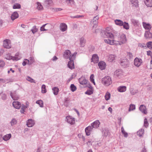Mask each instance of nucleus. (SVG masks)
Segmentation results:
<instances>
[{
	"label": "nucleus",
	"mask_w": 152,
	"mask_h": 152,
	"mask_svg": "<svg viewBox=\"0 0 152 152\" xmlns=\"http://www.w3.org/2000/svg\"><path fill=\"white\" fill-rule=\"evenodd\" d=\"M20 5L18 3H16L13 6V8L14 9H20Z\"/></svg>",
	"instance_id": "45"
},
{
	"label": "nucleus",
	"mask_w": 152,
	"mask_h": 152,
	"mask_svg": "<svg viewBox=\"0 0 152 152\" xmlns=\"http://www.w3.org/2000/svg\"><path fill=\"white\" fill-rule=\"evenodd\" d=\"M100 124V122L99 120H96L91 124L94 127V129H96L99 126Z\"/></svg>",
	"instance_id": "16"
},
{
	"label": "nucleus",
	"mask_w": 152,
	"mask_h": 152,
	"mask_svg": "<svg viewBox=\"0 0 152 152\" xmlns=\"http://www.w3.org/2000/svg\"><path fill=\"white\" fill-rule=\"evenodd\" d=\"M80 45L81 47H84L85 45L86 40L84 38L82 37L80 39Z\"/></svg>",
	"instance_id": "29"
},
{
	"label": "nucleus",
	"mask_w": 152,
	"mask_h": 152,
	"mask_svg": "<svg viewBox=\"0 0 152 152\" xmlns=\"http://www.w3.org/2000/svg\"><path fill=\"white\" fill-rule=\"evenodd\" d=\"M145 5L148 7H152V0H144Z\"/></svg>",
	"instance_id": "26"
},
{
	"label": "nucleus",
	"mask_w": 152,
	"mask_h": 152,
	"mask_svg": "<svg viewBox=\"0 0 152 152\" xmlns=\"http://www.w3.org/2000/svg\"><path fill=\"white\" fill-rule=\"evenodd\" d=\"M70 89L72 92H74L76 90L77 88L73 84H72L70 86Z\"/></svg>",
	"instance_id": "47"
},
{
	"label": "nucleus",
	"mask_w": 152,
	"mask_h": 152,
	"mask_svg": "<svg viewBox=\"0 0 152 152\" xmlns=\"http://www.w3.org/2000/svg\"><path fill=\"white\" fill-rule=\"evenodd\" d=\"M37 30L38 29L37 28L36 26H34L31 30V31L33 34H34L36 33L37 31Z\"/></svg>",
	"instance_id": "50"
},
{
	"label": "nucleus",
	"mask_w": 152,
	"mask_h": 152,
	"mask_svg": "<svg viewBox=\"0 0 152 152\" xmlns=\"http://www.w3.org/2000/svg\"><path fill=\"white\" fill-rule=\"evenodd\" d=\"M142 63V61L141 59L138 58H135L134 61V64L136 66L138 67Z\"/></svg>",
	"instance_id": "6"
},
{
	"label": "nucleus",
	"mask_w": 152,
	"mask_h": 152,
	"mask_svg": "<svg viewBox=\"0 0 152 152\" xmlns=\"http://www.w3.org/2000/svg\"><path fill=\"white\" fill-rule=\"evenodd\" d=\"M147 46L150 49L152 50V42H149L147 43Z\"/></svg>",
	"instance_id": "55"
},
{
	"label": "nucleus",
	"mask_w": 152,
	"mask_h": 152,
	"mask_svg": "<svg viewBox=\"0 0 152 152\" xmlns=\"http://www.w3.org/2000/svg\"><path fill=\"white\" fill-rule=\"evenodd\" d=\"M104 97L106 100L107 101L109 100L110 99V94L108 92H107L105 94Z\"/></svg>",
	"instance_id": "37"
},
{
	"label": "nucleus",
	"mask_w": 152,
	"mask_h": 152,
	"mask_svg": "<svg viewBox=\"0 0 152 152\" xmlns=\"http://www.w3.org/2000/svg\"><path fill=\"white\" fill-rule=\"evenodd\" d=\"M21 57L19 53H17L15 55V56H12V60L17 61L21 59Z\"/></svg>",
	"instance_id": "18"
},
{
	"label": "nucleus",
	"mask_w": 152,
	"mask_h": 152,
	"mask_svg": "<svg viewBox=\"0 0 152 152\" xmlns=\"http://www.w3.org/2000/svg\"><path fill=\"white\" fill-rule=\"evenodd\" d=\"M83 17H84V16L83 15H77L75 16H71V18H83Z\"/></svg>",
	"instance_id": "62"
},
{
	"label": "nucleus",
	"mask_w": 152,
	"mask_h": 152,
	"mask_svg": "<svg viewBox=\"0 0 152 152\" xmlns=\"http://www.w3.org/2000/svg\"><path fill=\"white\" fill-rule=\"evenodd\" d=\"M122 71L121 70H117L115 72L114 75L115 77H119L122 75Z\"/></svg>",
	"instance_id": "22"
},
{
	"label": "nucleus",
	"mask_w": 152,
	"mask_h": 152,
	"mask_svg": "<svg viewBox=\"0 0 152 152\" xmlns=\"http://www.w3.org/2000/svg\"><path fill=\"white\" fill-rule=\"evenodd\" d=\"M37 104H38L41 107H42L43 106V103L41 100H38L36 102Z\"/></svg>",
	"instance_id": "46"
},
{
	"label": "nucleus",
	"mask_w": 152,
	"mask_h": 152,
	"mask_svg": "<svg viewBox=\"0 0 152 152\" xmlns=\"http://www.w3.org/2000/svg\"><path fill=\"white\" fill-rule=\"evenodd\" d=\"M45 26H47L48 27H51V25L48 23H46L45 24L42 26V27L40 28V31H47L48 30V28H45Z\"/></svg>",
	"instance_id": "19"
},
{
	"label": "nucleus",
	"mask_w": 152,
	"mask_h": 152,
	"mask_svg": "<svg viewBox=\"0 0 152 152\" xmlns=\"http://www.w3.org/2000/svg\"><path fill=\"white\" fill-rule=\"evenodd\" d=\"M18 17V14L17 12L15 11L12 14L10 18L11 20L12 21H14Z\"/></svg>",
	"instance_id": "10"
},
{
	"label": "nucleus",
	"mask_w": 152,
	"mask_h": 152,
	"mask_svg": "<svg viewBox=\"0 0 152 152\" xmlns=\"http://www.w3.org/2000/svg\"><path fill=\"white\" fill-rule=\"evenodd\" d=\"M66 3L70 5H72V4H74L75 3L74 0H66Z\"/></svg>",
	"instance_id": "49"
},
{
	"label": "nucleus",
	"mask_w": 152,
	"mask_h": 152,
	"mask_svg": "<svg viewBox=\"0 0 152 152\" xmlns=\"http://www.w3.org/2000/svg\"><path fill=\"white\" fill-rule=\"evenodd\" d=\"M144 130L141 129L137 132V134L140 137L142 136L143 134Z\"/></svg>",
	"instance_id": "38"
},
{
	"label": "nucleus",
	"mask_w": 152,
	"mask_h": 152,
	"mask_svg": "<svg viewBox=\"0 0 152 152\" xmlns=\"http://www.w3.org/2000/svg\"><path fill=\"white\" fill-rule=\"evenodd\" d=\"M26 108L25 107V105L23 104L21 106V108L20 110V112L21 113H23L24 112V110Z\"/></svg>",
	"instance_id": "59"
},
{
	"label": "nucleus",
	"mask_w": 152,
	"mask_h": 152,
	"mask_svg": "<svg viewBox=\"0 0 152 152\" xmlns=\"http://www.w3.org/2000/svg\"><path fill=\"white\" fill-rule=\"evenodd\" d=\"M71 54V53L70 51L69 50H66L64 52L63 56L65 59L69 58Z\"/></svg>",
	"instance_id": "11"
},
{
	"label": "nucleus",
	"mask_w": 152,
	"mask_h": 152,
	"mask_svg": "<svg viewBox=\"0 0 152 152\" xmlns=\"http://www.w3.org/2000/svg\"><path fill=\"white\" fill-rule=\"evenodd\" d=\"M5 58L8 60H12V56H11L10 54H7L5 56Z\"/></svg>",
	"instance_id": "41"
},
{
	"label": "nucleus",
	"mask_w": 152,
	"mask_h": 152,
	"mask_svg": "<svg viewBox=\"0 0 152 152\" xmlns=\"http://www.w3.org/2000/svg\"><path fill=\"white\" fill-rule=\"evenodd\" d=\"M103 132L104 136H107L109 134V132L108 130H104L103 131Z\"/></svg>",
	"instance_id": "63"
},
{
	"label": "nucleus",
	"mask_w": 152,
	"mask_h": 152,
	"mask_svg": "<svg viewBox=\"0 0 152 152\" xmlns=\"http://www.w3.org/2000/svg\"><path fill=\"white\" fill-rule=\"evenodd\" d=\"M131 21L132 24L135 26H138L139 25V21L138 20L135 19H132Z\"/></svg>",
	"instance_id": "33"
},
{
	"label": "nucleus",
	"mask_w": 152,
	"mask_h": 152,
	"mask_svg": "<svg viewBox=\"0 0 152 152\" xmlns=\"http://www.w3.org/2000/svg\"><path fill=\"white\" fill-rule=\"evenodd\" d=\"M34 121L31 119L28 120L26 124L27 126L29 127H32L34 126Z\"/></svg>",
	"instance_id": "23"
},
{
	"label": "nucleus",
	"mask_w": 152,
	"mask_h": 152,
	"mask_svg": "<svg viewBox=\"0 0 152 152\" xmlns=\"http://www.w3.org/2000/svg\"><path fill=\"white\" fill-rule=\"evenodd\" d=\"M29 63L28 64L29 65H31L35 62V60L34 58L33 57H31L29 58Z\"/></svg>",
	"instance_id": "48"
},
{
	"label": "nucleus",
	"mask_w": 152,
	"mask_h": 152,
	"mask_svg": "<svg viewBox=\"0 0 152 152\" xmlns=\"http://www.w3.org/2000/svg\"><path fill=\"white\" fill-rule=\"evenodd\" d=\"M77 54V52H75L72 55H70L69 58V60L70 61H73L75 59L76 55Z\"/></svg>",
	"instance_id": "42"
},
{
	"label": "nucleus",
	"mask_w": 152,
	"mask_h": 152,
	"mask_svg": "<svg viewBox=\"0 0 152 152\" xmlns=\"http://www.w3.org/2000/svg\"><path fill=\"white\" fill-rule=\"evenodd\" d=\"M116 56L114 55L110 54L109 56L108 60L110 62H112L115 60Z\"/></svg>",
	"instance_id": "28"
},
{
	"label": "nucleus",
	"mask_w": 152,
	"mask_h": 152,
	"mask_svg": "<svg viewBox=\"0 0 152 152\" xmlns=\"http://www.w3.org/2000/svg\"><path fill=\"white\" fill-rule=\"evenodd\" d=\"M5 62L2 60H0V67H3L5 65Z\"/></svg>",
	"instance_id": "60"
},
{
	"label": "nucleus",
	"mask_w": 152,
	"mask_h": 152,
	"mask_svg": "<svg viewBox=\"0 0 152 152\" xmlns=\"http://www.w3.org/2000/svg\"><path fill=\"white\" fill-rule=\"evenodd\" d=\"M37 8L39 10H42L43 9V7L41 4L39 2L37 3Z\"/></svg>",
	"instance_id": "53"
},
{
	"label": "nucleus",
	"mask_w": 152,
	"mask_h": 152,
	"mask_svg": "<svg viewBox=\"0 0 152 152\" xmlns=\"http://www.w3.org/2000/svg\"><path fill=\"white\" fill-rule=\"evenodd\" d=\"M79 81L80 84L82 85L87 84L88 83V80L86 79L85 77L83 76L79 79Z\"/></svg>",
	"instance_id": "7"
},
{
	"label": "nucleus",
	"mask_w": 152,
	"mask_h": 152,
	"mask_svg": "<svg viewBox=\"0 0 152 152\" xmlns=\"http://www.w3.org/2000/svg\"><path fill=\"white\" fill-rule=\"evenodd\" d=\"M67 25L65 23H61L60 25V29L62 32H64L67 30Z\"/></svg>",
	"instance_id": "14"
},
{
	"label": "nucleus",
	"mask_w": 152,
	"mask_h": 152,
	"mask_svg": "<svg viewBox=\"0 0 152 152\" xmlns=\"http://www.w3.org/2000/svg\"><path fill=\"white\" fill-rule=\"evenodd\" d=\"M26 80L31 83H35L34 80L29 77H27L26 78Z\"/></svg>",
	"instance_id": "61"
},
{
	"label": "nucleus",
	"mask_w": 152,
	"mask_h": 152,
	"mask_svg": "<svg viewBox=\"0 0 152 152\" xmlns=\"http://www.w3.org/2000/svg\"><path fill=\"white\" fill-rule=\"evenodd\" d=\"M110 38L113 39V40H111L110 39H104V42L107 44H108L111 45H115V40L114 39V38L113 37L112 38Z\"/></svg>",
	"instance_id": "12"
},
{
	"label": "nucleus",
	"mask_w": 152,
	"mask_h": 152,
	"mask_svg": "<svg viewBox=\"0 0 152 152\" xmlns=\"http://www.w3.org/2000/svg\"><path fill=\"white\" fill-rule=\"evenodd\" d=\"M53 94L55 95H57L58 94V89L56 87H55L53 88Z\"/></svg>",
	"instance_id": "44"
},
{
	"label": "nucleus",
	"mask_w": 152,
	"mask_h": 152,
	"mask_svg": "<svg viewBox=\"0 0 152 152\" xmlns=\"http://www.w3.org/2000/svg\"><path fill=\"white\" fill-rule=\"evenodd\" d=\"M70 99L68 98H66L65 99V101L64 102V105L66 106H68V103Z\"/></svg>",
	"instance_id": "54"
},
{
	"label": "nucleus",
	"mask_w": 152,
	"mask_h": 152,
	"mask_svg": "<svg viewBox=\"0 0 152 152\" xmlns=\"http://www.w3.org/2000/svg\"><path fill=\"white\" fill-rule=\"evenodd\" d=\"M99 18V16L98 15H97L93 19V23L94 24V26L93 27H94V26H97V24L98 23V20Z\"/></svg>",
	"instance_id": "31"
},
{
	"label": "nucleus",
	"mask_w": 152,
	"mask_h": 152,
	"mask_svg": "<svg viewBox=\"0 0 152 152\" xmlns=\"http://www.w3.org/2000/svg\"><path fill=\"white\" fill-rule=\"evenodd\" d=\"M144 36L146 39H151L152 38V34L149 31H146Z\"/></svg>",
	"instance_id": "17"
},
{
	"label": "nucleus",
	"mask_w": 152,
	"mask_h": 152,
	"mask_svg": "<svg viewBox=\"0 0 152 152\" xmlns=\"http://www.w3.org/2000/svg\"><path fill=\"white\" fill-rule=\"evenodd\" d=\"M105 63L103 61H101L99 63L98 65L99 68L101 70L104 69L106 67Z\"/></svg>",
	"instance_id": "13"
},
{
	"label": "nucleus",
	"mask_w": 152,
	"mask_h": 152,
	"mask_svg": "<svg viewBox=\"0 0 152 152\" xmlns=\"http://www.w3.org/2000/svg\"><path fill=\"white\" fill-rule=\"evenodd\" d=\"M130 2L135 7H137L138 6V1L137 0H130Z\"/></svg>",
	"instance_id": "34"
},
{
	"label": "nucleus",
	"mask_w": 152,
	"mask_h": 152,
	"mask_svg": "<svg viewBox=\"0 0 152 152\" xmlns=\"http://www.w3.org/2000/svg\"><path fill=\"white\" fill-rule=\"evenodd\" d=\"M104 35L105 36L104 37H107L108 38L113 37L115 40V45H122L126 42V36L124 34H121L118 37L112 33L106 31L104 33Z\"/></svg>",
	"instance_id": "1"
},
{
	"label": "nucleus",
	"mask_w": 152,
	"mask_h": 152,
	"mask_svg": "<svg viewBox=\"0 0 152 152\" xmlns=\"http://www.w3.org/2000/svg\"><path fill=\"white\" fill-rule=\"evenodd\" d=\"M94 129V127L92 125L86 127L85 129L86 135L87 136L91 134L90 132L92 131Z\"/></svg>",
	"instance_id": "4"
},
{
	"label": "nucleus",
	"mask_w": 152,
	"mask_h": 152,
	"mask_svg": "<svg viewBox=\"0 0 152 152\" xmlns=\"http://www.w3.org/2000/svg\"><path fill=\"white\" fill-rule=\"evenodd\" d=\"M67 122L71 124H73L75 123V118L70 116H67L66 118Z\"/></svg>",
	"instance_id": "8"
},
{
	"label": "nucleus",
	"mask_w": 152,
	"mask_h": 152,
	"mask_svg": "<svg viewBox=\"0 0 152 152\" xmlns=\"http://www.w3.org/2000/svg\"><path fill=\"white\" fill-rule=\"evenodd\" d=\"M115 22L116 25L121 26L123 25L124 22L120 20L116 19L115 20Z\"/></svg>",
	"instance_id": "30"
},
{
	"label": "nucleus",
	"mask_w": 152,
	"mask_h": 152,
	"mask_svg": "<svg viewBox=\"0 0 152 152\" xmlns=\"http://www.w3.org/2000/svg\"><path fill=\"white\" fill-rule=\"evenodd\" d=\"M148 122L147 119L146 118H145L144 119V125L145 127H147L148 126Z\"/></svg>",
	"instance_id": "64"
},
{
	"label": "nucleus",
	"mask_w": 152,
	"mask_h": 152,
	"mask_svg": "<svg viewBox=\"0 0 152 152\" xmlns=\"http://www.w3.org/2000/svg\"><path fill=\"white\" fill-rule=\"evenodd\" d=\"M123 23L122 26H123L124 28L126 30L129 29V26L128 23L125 22H124Z\"/></svg>",
	"instance_id": "35"
},
{
	"label": "nucleus",
	"mask_w": 152,
	"mask_h": 152,
	"mask_svg": "<svg viewBox=\"0 0 152 152\" xmlns=\"http://www.w3.org/2000/svg\"><path fill=\"white\" fill-rule=\"evenodd\" d=\"M118 90L121 92H124L126 90V87L125 86H119L118 88Z\"/></svg>",
	"instance_id": "27"
},
{
	"label": "nucleus",
	"mask_w": 152,
	"mask_h": 152,
	"mask_svg": "<svg viewBox=\"0 0 152 152\" xmlns=\"http://www.w3.org/2000/svg\"><path fill=\"white\" fill-rule=\"evenodd\" d=\"M11 137V134H7L3 137V139L4 141H7L9 140Z\"/></svg>",
	"instance_id": "32"
},
{
	"label": "nucleus",
	"mask_w": 152,
	"mask_h": 152,
	"mask_svg": "<svg viewBox=\"0 0 152 152\" xmlns=\"http://www.w3.org/2000/svg\"><path fill=\"white\" fill-rule=\"evenodd\" d=\"M135 109V106L133 104H131L130 105L129 107V111H130L132 110H133Z\"/></svg>",
	"instance_id": "51"
},
{
	"label": "nucleus",
	"mask_w": 152,
	"mask_h": 152,
	"mask_svg": "<svg viewBox=\"0 0 152 152\" xmlns=\"http://www.w3.org/2000/svg\"><path fill=\"white\" fill-rule=\"evenodd\" d=\"M94 75L93 74L91 75L90 77V79L91 81L92 82L94 85H95V83L94 82Z\"/></svg>",
	"instance_id": "57"
},
{
	"label": "nucleus",
	"mask_w": 152,
	"mask_h": 152,
	"mask_svg": "<svg viewBox=\"0 0 152 152\" xmlns=\"http://www.w3.org/2000/svg\"><path fill=\"white\" fill-rule=\"evenodd\" d=\"M10 95L14 100H17L19 98V96L17 94L15 91L11 92Z\"/></svg>",
	"instance_id": "9"
},
{
	"label": "nucleus",
	"mask_w": 152,
	"mask_h": 152,
	"mask_svg": "<svg viewBox=\"0 0 152 152\" xmlns=\"http://www.w3.org/2000/svg\"><path fill=\"white\" fill-rule=\"evenodd\" d=\"M45 3L47 5L50 6L52 4L53 1L52 0H45Z\"/></svg>",
	"instance_id": "39"
},
{
	"label": "nucleus",
	"mask_w": 152,
	"mask_h": 152,
	"mask_svg": "<svg viewBox=\"0 0 152 152\" xmlns=\"http://www.w3.org/2000/svg\"><path fill=\"white\" fill-rule=\"evenodd\" d=\"M41 91L42 93H45L47 92L46 89V86L45 85L43 84L41 87Z\"/></svg>",
	"instance_id": "40"
},
{
	"label": "nucleus",
	"mask_w": 152,
	"mask_h": 152,
	"mask_svg": "<svg viewBox=\"0 0 152 152\" xmlns=\"http://www.w3.org/2000/svg\"><path fill=\"white\" fill-rule=\"evenodd\" d=\"M102 83L105 86H109L112 83L111 78L109 76H105L102 79Z\"/></svg>",
	"instance_id": "2"
},
{
	"label": "nucleus",
	"mask_w": 152,
	"mask_h": 152,
	"mask_svg": "<svg viewBox=\"0 0 152 152\" xmlns=\"http://www.w3.org/2000/svg\"><path fill=\"white\" fill-rule=\"evenodd\" d=\"M17 121L16 119L14 118L12 119L10 123L12 126H13L14 125L16 124H17Z\"/></svg>",
	"instance_id": "36"
},
{
	"label": "nucleus",
	"mask_w": 152,
	"mask_h": 152,
	"mask_svg": "<svg viewBox=\"0 0 152 152\" xmlns=\"http://www.w3.org/2000/svg\"><path fill=\"white\" fill-rule=\"evenodd\" d=\"M29 60L27 59H25L23 62L22 64L23 66L26 65V64H28Z\"/></svg>",
	"instance_id": "56"
},
{
	"label": "nucleus",
	"mask_w": 152,
	"mask_h": 152,
	"mask_svg": "<svg viewBox=\"0 0 152 152\" xmlns=\"http://www.w3.org/2000/svg\"><path fill=\"white\" fill-rule=\"evenodd\" d=\"M139 109L142 113L146 114L147 113L146 110V107L144 105L142 104L140 105L139 107Z\"/></svg>",
	"instance_id": "20"
},
{
	"label": "nucleus",
	"mask_w": 152,
	"mask_h": 152,
	"mask_svg": "<svg viewBox=\"0 0 152 152\" xmlns=\"http://www.w3.org/2000/svg\"><path fill=\"white\" fill-rule=\"evenodd\" d=\"M142 24L144 28L145 29L149 30L151 28V25L149 23H145L143 22Z\"/></svg>",
	"instance_id": "25"
},
{
	"label": "nucleus",
	"mask_w": 152,
	"mask_h": 152,
	"mask_svg": "<svg viewBox=\"0 0 152 152\" xmlns=\"http://www.w3.org/2000/svg\"><path fill=\"white\" fill-rule=\"evenodd\" d=\"M93 92V89H89L87 90L85 93V94L88 95L92 94Z\"/></svg>",
	"instance_id": "52"
},
{
	"label": "nucleus",
	"mask_w": 152,
	"mask_h": 152,
	"mask_svg": "<svg viewBox=\"0 0 152 152\" xmlns=\"http://www.w3.org/2000/svg\"><path fill=\"white\" fill-rule=\"evenodd\" d=\"M130 91L131 94L132 95H134L138 92L137 90H134L132 88L130 90Z\"/></svg>",
	"instance_id": "58"
},
{
	"label": "nucleus",
	"mask_w": 152,
	"mask_h": 152,
	"mask_svg": "<svg viewBox=\"0 0 152 152\" xmlns=\"http://www.w3.org/2000/svg\"><path fill=\"white\" fill-rule=\"evenodd\" d=\"M121 131L123 134L124 135V137H127L128 136V133L125 132L123 127L121 128Z\"/></svg>",
	"instance_id": "43"
},
{
	"label": "nucleus",
	"mask_w": 152,
	"mask_h": 152,
	"mask_svg": "<svg viewBox=\"0 0 152 152\" xmlns=\"http://www.w3.org/2000/svg\"><path fill=\"white\" fill-rule=\"evenodd\" d=\"M3 46L4 48L9 49L11 48L10 41L9 39H5L3 41Z\"/></svg>",
	"instance_id": "3"
},
{
	"label": "nucleus",
	"mask_w": 152,
	"mask_h": 152,
	"mask_svg": "<svg viewBox=\"0 0 152 152\" xmlns=\"http://www.w3.org/2000/svg\"><path fill=\"white\" fill-rule=\"evenodd\" d=\"M99 59L98 55L95 54L92 56L91 60H92V62H93L94 63H96L98 62Z\"/></svg>",
	"instance_id": "15"
},
{
	"label": "nucleus",
	"mask_w": 152,
	"mask_h": 152,
	"mask_svg": "<svg viewBox=\"0 0 152 152\" xmlns=\"http://www.w3.org/2000/svg\"><path fill=\"white\" fill-rule=\"evenodd\" d=\"M12 105L15 108L17 109H19L21 106V104L18 102H14Z\"/></svg>",
	"instance_id": "21"
},
{
	"label": "nucleus",
	"mask_w": 152,
	"mask_h": 152,
	"mask_svg": "<svg viewBox=\"0 0 152 152\" xmlns=\"http://www.w3.org/2000/svg\"><path fill=\"white\" fill-rule=\"evenodd\" d=\"M68 66L70 69H72L74 68V64L73 61H69Z\"/></svg>",
	"instance_id": "24"
},
{
	"label": "nucleus",
	"mask_w": 152,
	"mask_h": 152,
	"mask_svg": "<svg viewBox=\"0 0 152 152\" xmlns=\"http://www.w3.org/2000/svg\"><path fill=\"white\" fill-rule=\"evenodd\" d=\"M129 62L127 59H124L121 61V64L124 67H126L129 66Z\"/></svg>",
	"instance_id": "5"
}]
</instances>
